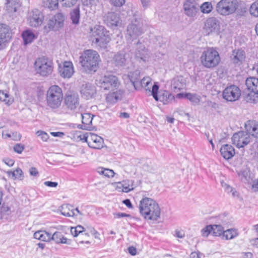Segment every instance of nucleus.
<instances>
[{
  "mask_svg": "<svg viewBox=\"0 0 258 258\" xmlns=\"http://www.w3.org/2000/svg\"><path fill=\"white\" fill-rule=\"evenodd\" d=\"M139 210L141 214L147 220L155 221L160 216L161 210L158 204L149 198H144L140 201Z\"/></svg>",
  "mask_w": 258,
  "mask_h": 258,
  "instance_id": "f257e3e1",
  "label": "nucleus"
},
{
  "mask_svg": "<svg viewBox=\"0 0 258 258\" xmlns=\"http://www.w3.org/2000/svg\"><path fill=\"white\" fill-rule=\"evenodd\" d=\"M90 37L93 43L101 48L106 47L111 40L109 32L101 25H95L90 29Z\"/></svg>",
  "mask_w": 258,
  "mask_h": 258,
  "instance_id": "f03ea898",
  "label": "nucleus"
},
{
  "mask_svg": "<svg viewBox=\"0 0 258 258\" xmlns=\"http://www.w3.org/2000/svg\"><path fill=\"white\" fill-rule=\"evenodd\" d=\"M80 59V63L86 72L90 73L97 71L99 61V55L97 52L92 49L86 50Z\"/></svg>",
  "mask_w": 258,
  "mask_h": 258,
  "instance_id": "7ed1b4c3",
  "label": "nucleus"
},
{
  "mask_svg": "<svg viewBox=\"0 0 258 258\" xmlns=\"http://www.w3.org/2000/svg\"><path fill=\"white\" fill-rule=\"evenodd\" d=\"M63 99L62 89L57 85H52L47 91L46 102L47 105L52 109L59 108Z\"/></svg>",
  "mask_w": 258,
  "mask_h": 258,
  "instance_id": "20e7f679",
  "label": "nucleus"
},
{
  "mask_svg": "<svg viewBox=\"0 0 258 258\" xmlns=\"http://www.w3.org/2000/svg\"><path fill=\"white\" fill-rule=\"evenodd\" d=\"M201 63L206 68H213L220 62V57L218 52L213 47L205 50L201 56Z\"/></svg>",
  "mask_w": 258,
  "mask_h": 258,
  "instance_id": "39448f33",
  "label": "nucleus"
},
{
  "mask_svg": "<svg viewBox=\"0 0 258 258\" xmlns=\"http://www.w3.org/2000/svg\"><path fill=\"white\" fill-rule=\"evenodd\" d=\"M97 85L104 91L111 92L118 90L120 82L118 78L114 75H105L96 80Z\"/></svg>",
  "mask_w": 258,
  "mask_h": 258,
  "instance_id": "423d86ee",
  "label": "nucleus"
},
{
  "mask_svg": "<svg viewBox=\"0 0 258 258\" xmlns=\"http://www.w3.org/2000/svg\"><path fill=\"white\" fill-rule=\"evenodd\" d=\"M134 17L135 18L132 20L131 23L127 26L125 33L126 39L130 41H133L136 39L144 32L141 19L137 17L136 14Z\"/></svg>",
  "mask_w": 258,
  "mask_h": 258,
  "instance_id": "0eeeda50",
  "label": "nucleus"
},
{
  "mask_svg": "<svg viewBox=\"0 0 258 258\" xmlns=\"http://www.w3.org/2000/svg\"><path fill=\"white\" fill-rule=\"evenodd\" d=\"M34 68L37 74L43 77H47L53 71V62L48 58L39 57L36 60Z\"/></svg>",
  "mask_w": 258,
  "mask_h": 258,
  "instance_id": "6e6552de",
  "label": "nucleus"
},
{
  "mask_svg": "<svg viewBox=\"0 0 258 258\" xmlns=\"http://www.w3.org/2000/svg\"><path fill=\"white\" fill-rule=\"evenodd\" d=\"M237 8L238 2L237 0H221L216 6L217 12L224 16L234 13Z\"/></svg>",
  "mask_w": 258,
  "mask_h": 258,
  "instance_id": "1a4fd4ad",
  "label": "nucleus"
},
{
  "mask_svg": "<svg viewBox=\"0 0 258 258\" xmlns=\"http://www.w3.org/2000/svg\"><path fill=\"white\" fill-rule=\"evenodd\" d=\"M159 86L157 83H155L152 87V95L153 98L156 101H160L163 104H166L171 102L174 99V96L166 90L159 92V95H158Z\"/></svg>",
  "mask_w": 258,
  "mask_h": 258,
  "instance_id": "9d476101",
  "label": "nucleus"
},
{
  "mask_svg": "<svg viewBox=\"0 0 258 258\" xmlns=\"http://www.w3.org/2000/svg\"><path fill=\"white\" fill-rule=\"evenodd\" d=\"M241 95V90L235 85L228 86L223 91V98L230 102L238 100Z\"/></svg>",
  "mask_w": 258,
  "mask_h": 258,
  "instance_id": "9b49d317",
  "label": "nucleus"
},
{
  "mask_svg": "<svg viewBox=\"0 0 258 258\" xmlns=\"http://www.w3.org/2000/svg\"><path fill=\"white\" fill-rule=\"evenodd\" d=\"M43 20V14L38 9H34L28 13L27 21L31 27L36 28L41 26Z\"/></svg>",
  "mask_w": 258,
  "mask_h": 258,
  "instance_id": "f8f14e48",
  "label": "nucleus"
},
{
  "mask_svg": "<svg viewBox=\"0 0 258 258\" xmlns=\"http://www.w3.org/2000/svg\"><path fill=\"white\" fill-rule=\"evenodd\" d=\"M251 140L250 135L247 132L241 131L235 133L232 138L233 144L237 148H243L247 145Z\"/></svg>",
  "mask_w": 258,
  "mask_h": 258,
  "instance_id": "ddd939ff",
  "label": "nucleus"
},
{
  "mask_svg": "<svg viewBox=\"0 0 258 258\" xmlns=\"http://www.w3.org/2000/svg\"><path fill=\"white\" fill-rule=\"evenodd\" d=\"M12 31L9 26L0 24V49L3 48L12 38Z\"/></svg>",
  "mask_w": 258,
  "mask_h": 258,
  "instance_id": "4468645a",
  "label": "nucleus"
},
{
  "mask_svg": "<svg viewBox=\"0 0 258 258\" xmlns=\"http://www.w3.org/2000/svg\"><path fill=\"white\" fill-rule=\"evenodd\" d=\"M199 9L200 6L195 0H186L183 4L184 13L188 17H195Z\"/></svg>",
  "mask_w": 258,
  "mask_h": 258,
  "instance_id": "2eb2a0df",
  "label": "nucleus"
},
{
  "mask_svg": "<svg viewBox=\"0 0 258 258\" xmlns=\"http://www.w3.org/2000/svg\"><path fill=\"white\" fill-rule=\"evenodd\" d=\"M64 104L68 109L75 110L80 105L78 95L74 93L68 92L64 97Z\"/></svg>",
  "mask_w": 258,
  "mask_h": 258,
  "instance_id": "dca6fc26",
  "label": "nucleus"
},
{
  "mask_svg": "<svg viewBox=\"0 0 258 258\" xmlns=\"http://www.w3.org/2000/svg\"><path fill=\"white\" fill-rule=\"evenodd\" d=\"M64 20V15L62 13H58L49 19L47 27L50 30H57L63 26Z\"/></svg>",
  "mask_w": 258,
  "mask_h": 258,
  "instance_id": "f3484780",
  "label": "nucleus"
},
{
  "mask_svg": "<svg viewBox=\"0 0 258 258\" xmlns=\"http://www.w3.org/2000/svg\"><path fill=\"white\" fill-rule=\"evenodd\" d=\"M80 92L82 97L86 99H90L95 97L96 90L95 86L93 84L86 83L82 85Z\"/></svg>",
  "mask_w": 258,
  "mask_h": 258,
  "instance_id": "a211bd4d",
  "label": "nucleus"
},
{
  "mask_svg": "<svg viewBox=\"0 0 258 258\" xmlns=\"http://www.w3.org/2000/svg\"><path fill=\"white\" fill-rule=\"evenodd\" d=\"M206 35H209L213 32H217L219 30V24L215 18L212 17L208 19L204 28Z\"/></svg>",
  "mask_w": 258,
  "mask_h": 258,
  "instance_id": "6ab92c4d",
  "label": "nucleus"
},
{
  "mask_svg": "<svg viewBox=\"0 0 258 258\" xmlns=\"http://www.w3.org/2000/svg\"><path fill=\"white\" fill-rule=\"evenodd\" d=\"M246 58L245 52L241 49H235L232 52L230 56V59L233 63L236 66H240L242 64Z\"/></svg>",
  "mask_w": 258,
  "mask_h": 258,
  "instance_id": "aec40b11",
  "label": "nucleus"
},
{
  "mask_svg": "<svg viewBox=\"0 0 258 258\" xmlns=\"http://www.w3.org/2000/svg\"><path fill=\"white\" fill-rule=\"evenodd\" d=\"M136 57L139 60L143 62L148 61L150 58V53L144 45L139 41L137 43V48L135 52Z\"/></svg>",
  "mask_w": 258,
  "mask_h": 258,
  "instance_id": "412c9836",
  "label": "nucleus"
},
{
  "mask_svg": "<svg viewBox=\"0 0 258 258\" xmlns=\"http://www.w3.org/2000/svg\"><path fill=\"white\" fill-rule=\"evenodd\" d=\"M59 73L64 78H70L74 73V66L71 61H64L59 66Z\"/></svg>",
  "mask_w": 258,
  "mask_h": 258,
  "instance_id": "4be33fe9",
  "label": "nucleus"
},
{
  "mask_svg": "<svg viewBox=\"0 0 258 258\" xmlns=\"http://www.w3.org/2000/svg\"><path fill=\"white\" fill-rule=\"evenodd\" d=\"M89 147L95 149H101L104 146V140L101 137L93 134L89 138Z\"/></svg>",
  "mask_w": 258,
  "mask_h": 258,
  "instance_id": "5701e85b",
  "label": "nucleus"
},
{
  "mask_svg": "<svg viewBox=\"0 0 258 258\" xmlns=\"http://www.w3.org/2000/svg\"><path fill=\"white\" fill-rule=\"evenodd\" d=\"M105 21L107 25L111 27H116L121 24L119 16L114 12H109L107 14Z\"/></svg>",
  "mask_w": 258,
  "mask_h": 258,
  "instance_id": "b1692460",
  "label": "nucleus"
},
{
  "mask_svg": "<svg viewBox=\"0 0 258 258\" xmlns=\"http://www.w3.org/2000/svg\"><path fill=\"white\" fill-rule=\"evenodd\" d=\"M171 86L174 92L180 91L185 88V80L182 76L176 77L172 80Z\"/></svg>",
  "mask_w": 258,
  "mask_h": 258,
  "instance_id": "393cba45",
  "label": "nucleus"
},
{
  "mask_svg": "<svg viewBox=\"0 0 258 258\" xmlns=\"http://www.w3.org/2000/svg\"><path fill=\"white\" fill-rule=\"evenodd\" d=\"M247 133L255 138H258V122L248 120L245 124Z\"/></svg>",
  "mask_w": 258,
  "mask_h": 258,
  "instance_id": "a878e982",
  "label": "nucleus"
},
{
  "mask_svg": "<svg viewBox=\"0 0 258 258\" xmlns=\"http://www.w3.org/2000/svg\"><path fill=\"white\" fill-rule=\"evenodd\" d=\"M220 152L221 156L225 159H231L235 155V150L230 145H223L220 148Z\"/></svg>",
  "mask_w": 258,
  "mask_h": 258,
  "instance_id": "bb28decb",
  "label": "nucleus"
},
{
  "mask_svg": "<svg viewBox=\"0 0 258 258\" xmlns=\"http://www.w3.org/2000/svg\"><path fill=\"white\" fill-rule=\"evenodd\" d=\"M82 124L79 125L83 130H91L92 128V122L93 115L90 113H81Z\"/></svg>",
  "mask_w": 258,
  "mask_h": 258,
  "instance_id": "cd10ccee",
  "label": "nucleus"
},
{
  "mask_svg": "<svg viewBox=\"0 0 258 258\" xmlns=\"http://www.w3.org/2000/svg\"><path fill=\"white\" fill-rule=\"evenodd\" d=\"M242 96L244 100L250 103H256L258 102V94L255 91L244 89Z\"/></svg>",
  "mask_w": 258,
  "mask_h": 258,
  "instance_id": "c85d7f7f",
  "label": "nucleus"
},
{
  "mask_svg": "<svg viewBox=\"0 0 258 258\" xmlns=\"http://www.w3.org/2000/svg\"><path fill=\"white\" fill-rule=\"evenodd\" d=\"M245 86L246 88L244 89L255 91L258 94V79L254 77L247 78L245 81Z\"/></svg>",
  "mask_w": 258,
  "mask_h": 258,
  "instance_id": "c756f323",
  "label": "nucleus"
},
{
  "mask_svg": "<svg viewBox=\"0 0 258 258\" xmlns=\"http://www.w3.org/2000/svg\"><path fill=\"white\" fill-rule=\"evenodd\" d=\"M60 211L62 215L67 217L77 216L73 206L70 204H63L60 207Z\"/></svg>",
  "mask_w": 258,
  "mask_h": 258,
  "instance_id": "7c9ffc66",
  "label": "nucleus"
},
{
  "mask_svg": "<svg viewBox=\"0 0 258 258\" xmlns=\"http://www.w3.org/2000/svg\"><path fill=\"white\" fill-rule=\"evenodd\" d=\"M52 240L57 243L70 244V240L64 237L60 232H55L52 235L50 234V240Z\"/></svg>",
  "mask_w": 258,
  "mask_h": 258,
  "instance_id": "2f4dec72",
  "label": "nucleus"
},
{
  "mask_svg": "<svg viewBox=\"0 0 258 258\" xmlns=\"http://www.w3.org/2000/svg\"><path fill=\"white\" fill-rule=\"evenodd\" d=\"M19 6V0H6L5 7L10 13L16 12Z\"/></svg>",
  "mask_w": 258,
  "mask_h": 258,
  "instance_id": "473e14b6",
  "label": "nucleus"
},
{
  "mask_svg": "<svg viewBox=\"0 0 258 258\" xmlns=\"http://www.w3.org/2000/svg\"><path fill=\"white\" fill-rule=\"evenodd\" d=\"M114 63L117 66H123L126 61V55L124 53H117L113 58Z\"/></svg>",
  "mask_w": 258,
  "mask_h": 258,
  "instance_id": "72a5a7b5",
  "label": "nucleus"
},
{
  "mask_svg": "<svg viewBox=\"0 0 258 258\" xmlns=\"http://www.w3.org/2000/svg\"><path fill=\"white\" fill-rule=\"evenodd\" d=\"M130 80L136 89L140 88V72L136 71L128 75Z\"/></svg>",
  "mask_w": 258,
  "mask_h": 258,
  "instance_id": "f704fd0d",
  "label": "nucleus"
},
{
  "mask_svg": "<svg viewBox=\"0 0 258 258\" xmlns=\"http://www.w3.org/2000/svg\"><path fill=\"white\" fill-rule=\"evenodd\" d=\"M34 238L43 241H50V233L45 231L39 230L34 234Z\"/></svg>",
  "mask_w": 258,
  "mask_h": 258,
  "instance_id": "c9c22d12",
  "label": "nucleus"
},
{
  "mask_svg": "<svg viewBox=\"0 0 258 258\" xmlns=\"http://www.w3.org/2000/svg\"><path fill=\"white\" fill-rule=\"evenodd\" d=\"M178 96L182 95L186 99L189 100L194 105H197L200 102L201 97L200 96L190 93L185 94H178Z\"/></svg>",
  "mask_w": 258,
  "mask_h": 258,
  "instance_id": "e433bc0d",
  "label": "nucleus"
},
{
  "mask_svg": "<svg viewBox=\"0 0 258 258\" xmlns=\"http://www.w3.org/2000/svg\"><path fill=\"white\" fill-rule=\"evenodd\" d=\"M70 18L73 24L78 25L79 23L80 19V11L79 7L71 11Z\"/></svg>",
  "mask_w": 258,
  "mask_h": 258,
  "instance_id": "4c0bfd02",
  "label": "nucleus"
},
{
  "mask_svg": "<svg viewBox=\"0 0 258 258\" xmlns=\"http://www.w3.org/2000/svg\"><path fill=\"white\" fill-rule=\"evenodd\" d=\"M22 36L25 45L31 43L35 39V35L30 30H27L22 34Z\"/></svg>",
  "mask_w": 258,
  "mask_h": 258,
  "instance_id": "58836bf2",
  "label": "nucleus"
},
{
  "mask_svg": "<svg viewBox=\"0 0 258 258\" xmlns=\"http://www.w3.org/2000/svg\"><path fill=\"white\" fill-rule=\"evenodd\" d=\"M121 94V91L115 90L111 91V92H108V93L106 95V100L107 102L110 103H115L119 98V95Z\"/></svg>",
  "mask_w": 258,
  "mask_h": 258,
  "instance_id": "ea45409f",
  "label": "nucleus"
},
{
  "mask_svg": "<svg viewBox=\"0 0 258 258\" xmlns=\"http://www.w3.org/2000/svg\"><path fill=\"white\" fill-rule=\"evenodd\" d=\"M238 235L237 230L234 229H229L224 230L222 237L226 240L231 239Z\"/></svg>",
  "mask_w": 258,
  "mask_h": 258,
  "instance_id": "a19ab883",
  "label": "nucleus"
},
{
  "mask_svg": "<svg viewBox=\"0 0 258 258\" xmlns=\"http://www.w3.org/2000/svg\"><path fill=\"white\" fill-rule=\"evenodd\" d=\"M43 6L51 10L56 9L58 6V0H43Z\"/></svg>",
  "mask_w": 258,
  "mask_h": 258,
  "instance_id": "79ce46f5",
  "label": "nucleus"
},
{
  "mask_svg": "<svg viewBox=\"0 0 258 258\" xmlns=\"http://www.w3.org/2000/svg\"><path fill=\"white\" fill-rule=\"evenodd\" d=\"M140 87H142L145 88L146 90H150V85H151V79L149 77H144L141 81H139Z\"/></svg>",
  "mask_w": 258,
  "mask_h": 258,
  "instance_id": "37998d69",
  "label": "nucleus"
},
{
  "mask_svg": "<svg viewBox=\"0 0 258 258\" xmlns=\"http://www.w3.org/2000/svg\"><path fill=\"white\" fill-rule=\"evenodd\" d=\"M212 235L215 236H219L223 234L224 228L220 225H212Z\"/></svg>",
  "mask_w": 258,
  "mask_h": 258,
  "instance_id": "c03bdc74",
  "label": "nucleus"
},
{
  "mask_svg": "<svg viewBox=\"0 0 258 258\" xmlns=\"http://www.w3.org/2000/svg\"><path fill=\"white\" fill-rule=\"evenodd\" d=\"M122 183L123 184V192H128L134 189V182L132 180H123Z\"/></svg>",
  "mask_w": 258,
  "mask_h": 258,
  "instance_id": "a18cd8bd",
  "label": "nucleus"
},
{
  "mask_svg": "<svg viewBox=\"0 0 258 258\" xmlns=\"http://www.w3.org/2000/svg\"><path fill=\"white\" fill-rule=\"evenodd\" d=\"M97 172L100 174L104 175L105 176L108 177H112L114 175V172L112 170L107 168H104L103 167H99L97 169Z\"/></svg>",
  "mask_w": 258,
  "mask_h": 258,
  "instance_id": "49530a36",
  "label": "nucleus"
},
{
  "mask_svg": "<svg viewBox=\"0 0 258 258\" xmlns=\"http://www.w3.org/2000/svg\"><path fill=\"white\" fill-rule=\"evenodd\" d=\"M221 185L227 193H231L233 197H237L238 196V192L228 184L224 181L221 182Z\"/></svg>",
  "mask_w": 258,
  "mask_h": 258,
  "instance_id": "de8ad7c7",
  "label": "nucleus"
},
{
  "mask_svg": "<svg viewBox=\"0 0 258 258\" xmlns=\"http://www.w3.org/2000/svg\"><path fill=\"white\" fill-rule=\"evenodd\" d=\"M238 176L242 181L244 182H248L250 179L249 171L244 169L238 173Z\"/></svg>",
  "mask_w": 258,
  "mask_h": 258,
  "instance_id": "09e8293b",
  "label": "nucleus"
},
{
  "mask_svg": "<svg viewBox=\"0 0 258 258\" xmlns=\"http://www.w3.org/2000/svg\"><path fill=\"white\" fill-rule=\"evenodd\" d=\"M200 8L201 10V12L203 13H209L212 10V5L211 3L205 2L203 3Z\"/></svg>",
  "mask_w": 258,
  "mask_h": 258,
  "instance_id": "8fccbe9b",
  "label": "nucleus"
},
{
  "mask_svg": "<svg viewBox=\"0 0 258 258\" xmlns=\"http://www.w3.org/2000/svg\"><path fill=\"white\" fill-rule=\"evenodd\" d=\"M249 12L251 15L258 17V0L251 5Z\"/></svg>",
  "mask_w": 258,
  "mask_h": 258,
  "instance_id": "3c124183",
  "label": "nucleus"
},
{
  "mask_svg": "<svg viewBox=\"0 0 258 258\" xmlns=\"http://www.w3.org/2000/svg\"><path fill=\"white\" fill-rule=\"evenodd\" d=\"M61 5L65 7H71L77 3L78 0H59Z\"/></svg>",
  "mask_w": 258,
  "mask_h": 258,
  "instance_id": "603ef678",
  "label": "nucleus"
},
{
  "mask_svg": "<svg viewBox=\"0 0 258 258\" xmlns=\"http://www.w3.org/2000/svg\"><path fill=\"white\" fill-rule=\"evenodd\" d=\"M202 235L204 237H207L210 233L212 234V225H209L206 226L201 230Z\"/></svg>",
  "mask_w": 258,
  "mask_h": 258,
  "instance_id": "864d4df0",
  "label": "nucleus"
},
{
  "mask_svg": "<svg viewBox=\"0 0 258 258\" xmlns=\"http://www.w3.org/2000/svg\"><path fill=\"white\" fill-rule=\"evenodd\" d=\"M25 146L21 144H17L14 146V150L15 152L21 154L24 150Z\"/></svg>",
  "mask_w": 258,
  "mask_h": 258,
  "instance_id": "5fc2aeb1",
  "label": "nucleus"
},
{
  "mask_svg": "<svg viewBox=\"0 0 258 258\" xmlns=\"http://www.w3.org/2000/svg\"><path fill=\"white\" fill-rule=\"evenodd\" d=\"M36 134L38 136H40L42 141H47L49 138V136L44 132L38 131L37 132Z\"/></svg>",
  "mask_w": 258,
  "mask_h": 258,
  "instance_id": "6e6d98bb",
  "label": "nucleus"
},
{
  "mask_svg": "<svg viewBox=\"0 0 258 258\" xmlns=\"http://www.w3.org/2000/svg\"><path fill=\"white\" fill-rule=\"evenodd\" d=\"M111 4L115 7H120L125 3V0H110Z\"/></svg>",
  "mask_w": 258,
  "mask_h": 258,
  "instance_id": "4d7b16f0",
  "label": "nucleus"
},
{
  "mask_svg": "<svg viewBox=\"0 0 258 258\" xmlns=\"http://www.w3.org/2000/svg\"><path fill=\"white\" fill-rule=\"evenodd\" d=\"M9 97V94L5 93L3 91L0 90V101L6 102L8 103L9 101L7 102V98Z\"/></svg>",
  "mask_w": 258,
  "mask_h": 258,
  "instance_id": "13d9d810",
  "label": "nucleus"
},
{
  "mask_svg": "<svg viewBox=\"0 0 258 258\" xmlns=\"http://www.w3.org/2000/svg\"><path fill=\"white\" fill-rule=\"evenodd\" d=\"M15 171L16 173V178L20 180H22L23 178V172L22 170L20 168H18Z\"/></svg>",
  "mask_w": 258,
  "mask_h": 258,
  "instance_id": "bf43d9fd",
  "label": "nucleus"
},
{
  "mask_svg": "<svg viewBox=\"0 0 258 258\" xmlns=\"http://www.w3.org/2000/svg\"><path fill=\"white\" fill-rule=\"evenodd\" d=\"M29 173L31 176L37 177L39 175V172L35 167H32L29 169Z\"/></svg>",
  "mask_w": 258,
  "mask_h": 258,
  "instance_id": "052dcab7",
  "label": "nucleus"
},
{
  "mask_svg": "<svg viewBox=\"0 0 258 258\" xmlns=\"http://www.w3.org/2000/svg\"><path fill=\"white\" fill-rule=\"evenodd\" d=\"M115 218H120L122 217H131V215L130 214H127L124 213H116L113 214Z\"/></svg>",
  "mask_w": 258,
  "mask_h": 258,
  "instance_id": "680f3d73",
  "label": "nucleus"
},
{
  "mask_svg": "<svg viewBox=\"0 0 258 258\" xmlns=\"http://www.w3.org/2000/svg\"><path fill=\"white\" fill-rule=\"evenodd\" d=\"M3 161L6 165L9 167L13 166L15 162L14 160L9 158H5Z\"/></svg>",
  "mask_w": 258,
  "mask_h": 258,
  "instance_id": "e2e57ef3",
  "label": "nucleus"
},
{
  "mask_svg": "<svg viewBox=\"0 0 258 258\" xmlns=\"http://www.w3.org/2000/svg\"><path fill=\"white\" fill-rule=\"evenodd\" d=\"M44 184L47 186L55 187L57 186L58 183L57 182L47 181L44 182Z\"/></svg>",
  "mask_w": 258,
  "mask_h": 258,
  "instance_id": "0e129e2a",
  "label": "nucleus"
},
{
  "mask_svg": "<svg viewBox=\"0 0 258 258\" xmlns=\"http://www.w3.org/2000/svg\"><path fill=\"white\" fill-rule=\"evenodd\" d=\"M202 254L199 251H195L190 253L189 258H201Z\"/></svg>",
  "mask_w": 258,
  "mask_h": 258,
  "instance_id": "69168bd1",
  "label": "nucleus"
},
{
  "mask_svg": "<svg viewBox=\"0 0 258 258\" xmlns=\"http://www.w3.org/2000/svg\"><path fill=\"white\" fill-rule=\"evenodd\" d=\"M83 5L87 7H91L94 2V0H81Z\"/></svg>",
  "mask_w": 258,
  "mask_h": 258,
  "instance_id": "338daca9",
  "label": "nucleus"
},
{
  "mask_svg": "<svg viewBox=\"0 0 258 258\" xmlns=\"http://www.w3.org/2000/svg\"><path fill=\"white\" fill-rule=\"evenodd\" d=\"M71 233L74 236H77L80 233L76 229V227H72L71 229Z\"/></svg>",
  "mask_w": 258,
  "mask_h": 258,
  "instance_id": "774afa93",
  "label": "nucleus"
}]
</instances>
